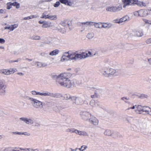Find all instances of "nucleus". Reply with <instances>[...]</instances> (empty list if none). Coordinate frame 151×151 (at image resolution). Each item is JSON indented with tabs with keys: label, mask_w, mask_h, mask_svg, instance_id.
<instances>
[{
	"label": "nucleus",
	"mask_w": 151,
	"mask_h": 151,
	"mask_svg": "<svg viewBox=\"0 0 151 151\" xmlns=\"http://www.w3.org/2000/svg\"><path fill=\"white\" fill-rule=\"evenodd\" d=\"M70 75L69 73H64L59 75H52V77L54 79L57 80L61 86L69 88L75 85L74 80L69 79Z\"/></svg>",
	"instance_id": "1"
},
{
	"label": "nucleus",
	"mask_w": 151,
	"mask_h": 151,
	"mask_svg": "<svg viewBox=\"0 0 151 151\" xmlns=\"http://www.w3.org/2000/svg\"><path fill=\"white\" fill-rule=\"evenodd\" d=\"M101 72L104 75H112L115 74L116 70L113 69L106 66L102 69Z\"/></svg>",
	"instance_id": "2"
},
{
	"label": "nucleus",
	"mask_w": 151,
	"mask_h": 151,
	"mask_svg": "<svg viewBox=\"0 0 151 151\" xmlns=\"http://www.w3.org/2000/svg\"><path fill=\"white\" fill-rule=\"evenodd\" d=\"M31 92L32 94L33 95H40L45 97L49 96L52 97H55L57 96L56 94H55L53 93L48 92L41 93L36 91H31Z\"/></svg>",
	"instance_id": "3"
},
{
	"label": "nucleus",
	"mask_w": 151,
	"mask_h": 151,
	"mask_svg": "<svg viewBox=\"0 0 151 151\" xmlns=\"http://www.w3.org/2000/svg\"><path fill=\"white\" fill-rule=\"evenodd\" d=\"M29 99L32 102V104L35 108L37 109L43 108L42 103L41 101L31 98H30Z\"/></svg>",
	"instance_id": "4"
},
{
	"label": "nucleus",
	"mask_w": 151,
	"mask_h": 151,
	"mask_svg": "<svg viewBox=\"0 0 151 151\" xmlns=\"http://www.w3.org/2000/svg\"><path fill=\"white\" fill-rule=\"evenodd\" d=\"M17 71L16 68H10L9 69H3L0 70V74L6 75H9L13 74Z\"/></svg>",
	"instance_id": "5"
},
{
	"label": "nucleus",
	"mask_w": 151,
	"mask_h": 151,
	"mask_svg": "<svg viewBox=\"0 0 151 151\" xmlns=\"http://www.w3.org/2000/svg\"><path fill=\"white\" fill-rule=\"evenodd\" d=\"M91 115L90 113L86 111H82L80 113L82 119L86 121H88Z\"/></svg>",
	"instance_id": "6"
},
{
	"label": "nucleus",
	"mask_w": 151,
	"mask_h": 151,
	"mask_svg": "<svg viewBox=\"0 0 151 151\" xmlns=\"http://www.w3.org/2000/svg\"><path fill=\"white\" fill-rule=\"evenodd\" d=\"M6 87V86L4 80L0 79V93L1 95L4 94Z\"/></svg>",
	"instance_id": "7"
},
{
	"label": "nucleus",
	"mask_w": 151,
	"mask_h": 151,
	"mask_svg": "<svg viewBox=\"0 0 151 151\" xmlns=\"http://www.w3.org/2000/svg\"><path fill=\"white\" fill-rule=\"evenodd\" d=\"M88 122L91 124L95 126H97L99 124L98 119L96 117L92 115Z\"/></svg>",
	"instance_id": "8"
},
{
	"label": "nucleus",
	"mask_w": 151,
	"mask_h": 151,
	"mask_svg": "<svg viewBox=\"0 0 151 151\" xmlns=\"http://www.w3.org/2000/svg\"><path fill=\"white\" fill-rule=\"evenodd\" d=\"M138 0H122L123 3V7L125 8L127 6H129L130 4H135Z\"/></svg>",
	"instance_id": "9"
},
{
	"label": "nucleus",
	"mask_w": 151,
	"mask_h": 151,
	"mask_svg": "<svg viewBox=\"0 0 151 151\" xmlns=\"http://www.w3.org/2000/svg\"><path fill=\"white\" fill-rule=\"evenodd\" d=\"M139 11L140 17H145L151 14V12L149 10L141 9H140Z\"/></svg>",
	"instance_id": "10"
},
{
	"label": "nucleus",
	"mask_w": 151,
	"mask_h": 151,
	"mask_svg": "<svg viewBox=\"0 0 151 151\" xmlns=\"http://www.w3.org/2000/svg\"><path fill=\"white\" fill-rule=\"evenodd\" d=\"M19 120L23 121L28 124H32L34 123L33 119H28L26 117H21L19 118Z\"/></svg>",
	"instance_id": "11"
},
{
	"label": "nucleus",
	"mask_w": 151,
	"mask_h": 151,
	"mask_svg": "<svg viewBox=\"0 0 151 151\" xmlns=\"http://www.w3.org/2000/svg\"><path fill=\"white\" fill-rule=\"evenodd\" d=\"M149 4V2L146 1H138L135 3V4L137 5L138 6L141 7H146Z\"/></svg>",
	"instance_id": "12"
},
{
	"label": "nucleus",
	"mask_w": 151,
	"mask_h": 151,
	"mask_svg": "<svg viewBox=\"0 0 151 151\" xmlns=\"http://www.w3.org/2000/svg\"><path fill=\"white\" fill-rule=\"evenodd\" d=\"M9 5L16 6V8L17 9L19 8L20 7L19 4L17 2H15L13 3L9 2L7 4V9H10L11 8V7H9Z\"/></svg>",
	"instance_id": "13"
},
{
	"label": "nucleus",
	"mask_w": 151,
	"mask_h": 151,
	"mask_svg": "<svg viewBox=\"0 0 151 151\" xmlns=\"http://www.w3.org/2000/svg\"><path fill=\"white\" fill-rule=\"evenodd\" d=\"M75 133L79 136H88V134L87 132L79 130L76 129Z\"/></svg>",
	"instance_id": "14"
},
{
	"label": "nucleus",
	"mask_w": 151,
	"mask_h": 151,
	"mask_svg": "<svg viewBox=\"0 0 151 151\" xmlns=\"http://www.w3.org/2000/svg\"><path fill=\"white\" fill-rule=\"evenodd\" d=\"M18 25L17 24H15L12 25L9 27H4L5 29H9L10 31H13L14 29L17 27Z\"/></svg>",
	"instance_id": "15"
},
{
	"label": "nucleus",
	"mask_w": 151,
	"mask_h": 151,
	"mask_svg": "<svg viewBox=\"0 0 151 151\" xmlns=\"http://www.w3.org/2000/svg\"><path fill=\"white\" fill-rule=\"evenodd\" d=\"M68 55L69 59L76 60V52H73L71 53L69 52L67 53Z\"/></svg>",
	"instance_id": "16"
},
{
	"label": "nucleus",
	"mask_w": 151,
	"mask_h": 151,
	"mask_svg": "<svg viewBox=\"0 0 151 151\" xmlns=\"http://www.w3.org/2000/svg\"><path fill=\"white\" fill-rule=\"evenodd\" d=\"M85 58L84 52L82 53L81 54H79L76 52V60L78 59H81Z\"/></svg>",
	"instance_id": "17"
},
{
	"label": "nucleus",
	"mask_w": 151,
	"mask_h": 151,
	"mask_svg": "<svg viewBox=\"0 0 151 151\" xmlns=\"http://www.w3.org/2000/svg\"><path fill=\"white\" fill-rule=\"evenodd\" d=\"M60 51L58 49H56L52 51H51L49 53V55L53 56H55L58 55L59 52Z\"/></svg>",
	"instance_id": "18"
},
{
	"label": "nucleus",
	"mask_w": 151,
	"mask_h": 151,
	"mask_svg": "<svg viewBox=\"0 0 151 151\" xmlns=\"http://www.w3.org/2000/svg\"><path fill=\"white\" fill-rule=\"evenodd\" d=\"M129 17L128 16L126 15V16H125L124 17H122V18H121V19H119V22H120L122 23L126 21L129 20Z\"/></svg>",
	"instance_id": "19"
},
{
	"label": "nucleus",
	"mask_w": 151,
	"mask_h": 151,
	"mask_svg": "<svg viewBox=\"0 0 151 151\" xmlns=\"http://www.w3.org/2000/svg\"><path fill=\"white\" fill-rule=\"evenodd\" d=\"M150 108L148 107H146L145 106H143V108L142 109V112H145L147 114L150 115V114H151L150 112Z\"/></svg>",
	"instance_id": "20"
},
{
	"label": "nucleus",
	"mask_w": 151,
	"mask_h": 151,
	"mask_svg": "<svg viewBox=\"0 0 151 151\" xmlns=\"http://www.w3.org/2000/svg\"><path fill=\"white\" fill-rule=\"evenodd\" d=\"M106 11L108 12H116L115 6L108 7L106 8Z\"/></svg>",
	"instance_id": "21"
},
{
	"label": "nucleus",
	"mask_w": 151,
	"mask_h": 151,
	"mask_svg": "<svg viewBox=\"0 0 151 151\" xmlns=\"http://www.w3.org/2000/svg\"><path fill=\"white\" fill-rule=\"evenodd\" d=\"M60 2L62 4H65L66 5L70 6L72 4V3L69 0H60Z\"/></svg>",
	"instance_id": "22"
},
{
	"label": "nucleus",
	"mask_w": 151,
	"mask_h": 151,
	"mask_svg": "<svg viewBox=\"0 0 151 151\" xmlns=\"http://www.w3.org/2000/svg\"><path fill=\"white\" fill-rule=\"evenodd\" d=\"M113 133L114 132L113 131L108 129L105 130L104 132L105 135L108 136H112Z\"/></svg>",
	"instance_id": "23"
},
{
	"label": "nucleus",
	"mask_w": 151,
	"mask_h": 151,
	"mask_svg": "<svg viewBox=\"0 0 151 151\" xmlns=\"http://www.w3.org/2000/svg\"><path fill=\"white\" fill-rule=\"evenodd\" d=\"M69 60L68 55L67 53H66L65 55H63L61 58V61L62 62H63L65 61H67Z\"/></svg>",
	"instance_id": "24"
},
{
	"label": "nucleus",
	"mask_w": 151,
	"mask_h": 151,
	"mask_svg": "<svg viewBox=\"0 0 151 151\" xmlns=\"http://www.w3.org/2000/svg\"><path fill=\"white\" fill-rule=\"evenodd\" d=\"M84 54L85 58L87 57H92L95 55V53H93V52H91L90 51H89L87 53L84 52Z\"/></svg>",
	"instance_id": "25"
},
{
	"label": "nucleus",
	"mask_w": 151,
	"mask_h": 151,
	"mask_svg": "<svg viewBox=\"0 0 151 151\" xmlns=\"http://www.w3.org/2000/svg\"><path fill=\"white\" fill-rule=\"evenodd\" d=\"M59 42L58 40L57 39H53L50 42H49L48 44H58Z\"/></svg>",
	"instance_id": "26"
},
{
	"label": "nucleus",
	"mask_w": 151,
	"mask_h": 151,
	"mask_svg": "<svg viewBox=\"0 0 151 151\" xmlns=\"http://www.w3.org/2000/svg\"><path fill=\"white\" fill-rule=\"evenodd\" d=\"M146 130L148 135L151 136V125L147 126Z\"/></svg>",
	"instance_id": "27"
},
{
	"label": "nucleus",
	"mask_w": 151,
	"mask_h": 151,
	"mask_svg": "<svg viewBox=\"0 0 151 151\" xmlns=\"http://www.w3.org/2000/svg\"><path fill=\"white\" fill-rule=\"evenodd\" d=\"M76 129L74 128H68L66 130V132H71V133H76Z\"/></svg>",
	"instance_id": "28"
},
{
	"label": "nucleus",
	"mask_w": 151,
	"mask_h": 151,
	"mask_svg": "<svg viewBox=\"0 0 151 151\" xmlns=\"http://www.w3.org/2000/svg\"><path fill=\"white\" fill-rule=\"evenodd\" d=\"M57 30L60 31L61 33H64L65 32V29L64 27H61V26H60L57 28Z\"/></svg>",
	"instance_id": "29"
},
{
	"label": "nucleus",
	"mask_w": 151,
	"mask_h": 151,
	"mask_svg": "<svg viewBox=\"0 0 151 151\" xmlns=\"http://www.w3.org/2000/svg\"><path fill=\"white\" fill-rule=\"evenodd\" d=\"M31 39L33 40H39L40 39L41 37L38 35H34L31 37Z\"/></svg>",
	"instance_id": "30"
},
{
	"label": "nucleus",
	"mask_w": 151,
	"mask_h": 151,
	"mask_svg": "<svg viewBox=\"0 0 151 151\" xmlns=\"http://www.w3.org/2000/svg\"><path fill=\"white\" fill-rule=\"evenodd\" d=\"M137 96L139 98L141 99L147 98L148 97L147 95L144 94H139Z\"/></svg>",
	"instance_id": "31"
},
{
	"label": "nucleus",
	"mask_w": 151,
	"mask_h": 151,
	"mask_svg": "<svg viewBox=\"0 0 151 151\" xmlns=\"http://www.w3.org/2000/svg\"><path fill=\"white\" fill-rule=\"evenodd\" d=\"M87 148V147L86 145H83L81 146L80 148H78V149L80 151H84L86 150Z\"/></svg>",
	"instance_id": "32"
},
{
	"label": "nucleus",
	"mask_w": 151,
	"mask_h": 151,
	"mask_svg": "<svg viewBox=\"0 0 151 151\" xmlns=\"http://www.w3.org/2000/svg\"><path fill=\"white\" fill-rule=\"evenodd\" d=\"M94 26L97 28H101V23H94Z\"/></svg>",
	"instance_id": "33"
},
{
	"label": "nucleus",
	"mask_w": 151,
	"mask_h": 151,
	"mask_svg": "<svg viewBox=\"0 0 151 151\" xmlns=\"http://www.w3.org/2000/svg\"><path fill=\"white\" fill-rule=\"evenodd\" d=\"M47 17L48 19L51 20H56L57 19V16L56 15H49Z\"/></svg>",
	"instance_id": "34"
},
{
	"label": "nucleus",
	"mask_w": 151,
	"mask_h": 151,
	"mask_svg": "<svg viewBox=\"0 0 151 151\" xmlns=\"http://www.w3.org/2000/svg\"><path fill=\"white\" fill-rule=\"evenodd\" d=\"M115 6V8L116 12L121 10L122 9V5L119 4L118 5L116 6Z\"/></svg>",
	"instance_id": "35"
},
{
	"label": "nucleus",
	"mask_w": 151,
	"mask_h": 151,
	"mask_svg": "<svg viewBox=\"0 0 151 151\" xmlns=\"http://www.w3.org/2000/svg\"><path fill=\"white\" fill-rule=\"evenodd\" d=\"M93 23V22H82V25H89L91 26L92 25V24Z\"/></svg>",
	"instance_id": "36"
},
{
	"label": "nucleus",
	"mask_w": 151,
	"mask_h": 151,
	"mask_svg": "<svg viewBox=\"0 0 151 151\" xmlns=\"http://www.w3.org/2000/svg\"><path fill=\"white\" fill-rule=\"evenodd\" d=\"M129 99V98H127L125 97H123L121 98V100L124 101L125 102L130 104V103L128 101Z\"/></svg>",
	"instance_id": "37"
},
{
	"label": "nucleus",
	"mask_w": 151,
	"mask_h": 151,
	"mask_svg": "<svg viewBox=\"0 0 151 151\" xmlns=\"http://www.w3.org/2000/svg\"><path fill=\"white\" fill-rule=\"evenodd\" d=\"M86 36L88 39H91L93 37L94 34L93 33H90L88 34Z\"/></svg>",
	"instance_id": "38"
},
{
	"label": "nucleus",
	"mask_w": 151,
	"mask_h": 151,
	"mask_svg": "<svg viewBox=\"0 0 151 151\" xmlns=\"http://www.w3.org/2000/svg\"><path fill=\"white\" fill-rule=\"evenodd\" d=\"M127 121L129 123H131L133 120V118L132 117H128L126 119Z\"/></svg>",
	"instance_id": "39"
},
{
	"label": "nucleus",
	"mask_w": 151,
	"mask_h": 151,
	"mask_svg": "<svg viewBox=\"0 0 151 151\" xmlns=\"http://www.w3.org/2000/svg\"><path fill=\"white\" fill-rule=\"evenodd\" d=\"M46 12H44L42 14V16L41 17V18H45V19H48V17L49 15H46Z\"/></svg>",
	"instance_id": "40"
},
{
	"label": "nucleus",
	"mask_w": 151,
	"mask_h": 151,
	"mask_svg": "<svg viewBox=\"0 0 151 151\" xmlns=\"http://www.w3.org/2000/svg\"><path fill=\"white\" fill-rule=\"evenodd\" d=\"M134 16L136 17H140V11L139 10L138 11H135L134 12Z\"/></svg>",
	"instance_id": "41"
},
{
	"label": "nucleus",
	"mask_w": 151,
	"mask_h": 151,
	"mask_svg": "<svg viewBox=\"0 0 151 151\" xmlns=\"http://www.w3.org/2000/svg\"><path fill=\"white\" fill-rule=\"evenodd\" d=\"M109 24L105 23H101V28H108Z\"/></svg>",
	"instance_id": "42"
},
{
	"label": "nucleus",
	"mask_w": 151,
	"mask_h": 151,
	"mask_svg": "<svg viewBox=\"0 0 151 151\" xmlns=\"http://www.w3.org/2000/svg\"><path fill=\"white\" fill-rule=\"evenodd\" d=\"M71 96L69 94H65L64 95V98L66 100H68L70 99Z\"/></svg>",
	"instance_id": "43"
},
{
	"label": "nucleus",
	"mask_w": 151,
	"mask_h": 151,
	"mask_svg": "<svg viewBox=\"0 0 151 151\" xmlns=\"http://www.w3.org/2000/svg\"><path fill=\"white\" fill-rule=\"evenodd\" d=\"M90 105L93 107L95 106V102L94 100H91L90 103Z\"/></svg>",
	"instance_id": "44"
},
{
	"label": "nucleus",
	"mask_w": 151,
	"mask_h": 151,
	"mask_svg": "<svg viewBox=\"0 0 151 151\" xmlns=\"http://www.w3.org/2000/svg\"><path fill=\"white\" fill-rule=\"evenodd\" d=\"M50 24L47 23H44L42 26V28H47L50 27Z\"/></svg>",
	"instance_id": "45"
},
{
	"label": "nucleus",
	"mask_w": 151,
	"mask_h": 151,
	"mask_svg": "<svg viewBox=\"0 0 151 151\" xmlns=\"http://www.w3.org/2000/svg\"><path fill=\"white\" fill-rule=\"evenodd\" d=\"M3 151H16V150L12 148H6L4 149Z\"/></svg>",
	"instance_id": "46"
},
{
	"label": "nucleus",
	"mask_w": 151,
	"mask_h": 151,
	"mask_svg": "<svg viewBox=\"0 0 151 151\" xmlns=\"http://www.w3.org/2000/svg\"><path fill=\"white\" fill-rule=\"evenodd\" d=\"M24 135L27 136H30V134L29 133L27 132H21V135Z\"/></svg>",
	"instance_id": "47"
},
{
	"label": "nucleus",
	"mask_w": 151,
	"mask_h": 151,
	"mask_svg": "<svg viewBox=\"0 0 151 151\" xmlns=\"http://www.w3.org/2000/svg\"><path fill=\"white\" fill-rule=\"evenodd\" d=\"M19 150H16V151H29V148H19Z\"/></svg>",
	"instance_id": "48"
},
{
	"label": "nucleus",
	"mask_w": 151,
	"mask_h": 151,
	"mask_svg": "<svg viewBox=\"0 0 151 151\" xmlns=\"http://www.w3.org/2000/svg\"><path fill=\"white\" fill-rule=\"evenodd\" d=\"M143 20L145 24H151V21L145 19H143Z\"/></svg>",
	"instance_id": "49"
},
{
	"label": "nucleus",
	"mask_w": 151,
	"mask_h": 151,
	"mask_svg": "<svg viewBox=\"0 0 151 151\" xmlns=\"http://www.w3.org/2000/svg\"><path fill=\"white\" fill-rule=\"evenodd\" d=\"M77 99V98L75 96H71L70 97V99L72 101H76ZM79 98H78V99H79Z\"/></svg>",
	"instance_id": "50"
},
{
	"label": "nucleus",
	"mask_w": 151,
	"mask_h": 151,
	"mask_svg": "<svg viewBox=\"0 0 151 151\" xmlns=\"http://www.w3.org/2000/svg\"><path fill=\"white\" fill-rule=\"evenodd\" d=\"M137 108L139 111L140 112L142 111V109L143 108V106H142L141 105H138L137 106Z\"/></svg>",
	"instance_id": "51"
},
{
	"label": "nucleus",
	"mask_w": 151,
	"mask_h": 151,
	"mask_svg": "<svg viewBox=\"0 0 151 151\" xmlns=\"http://www.w3.org/2000/svg\"><path fill=\"white\" fill-rule=\"evenodd\" d=\"M136 35L138 37H141L143 35V34L142 32H137Z\"/></svg>",
	"instance_id": "52"
},
{
	"label": "nucleus",
	"mask_w": 151,
	"mask_h": 151,
	"mask_svg": "<svg viewBox=\"0 0 151 151\" xmlns=\"http://www.w3.org/2000/svg\"><path fill=\"white\" fill-rule=\"evenodd\" d=\"M13 53L15 55H18L20 52L18 49H15L13 52Z\"/></svg>",
	"instance_id": "53"
},
{
	"label": "nucleus",
	"mask_w": 151,
	"mask_h": 151,
	"mask_svg": "<svg viewBox=\"0 0 151 151\" xmlns=\"http://www.w3.org/2000/svg\"><path fill=\"white\" fill-rule=\"evenodd\" d=\"M60 4V3L59 1H57L54 5V6L55 7H58Z\"/></svg>",
	"instance_id": "54"
},
{
	"label": "nucleus",
	"mask_w": 151,
	"mask_h": 151,
	"mask_svg": "<svg viewBox=\"0 0 151 151\" xmlns=\"http://www.w3.org/2000/svg\"><path fill=\"white\" fill-rule=\"evenodd\" d=\"M37 65L38 67H42V63L37 62Z\"/></svg>",
	"instance_id": "55"
},
{
	"label": "nucleus",
	"mask_w": 151,
	"mask_h": 151,
	"mask_svg": "<svg viewBox=\"0 0 151 151\" xmlns=\"http://www.w3.org/2000/svg\"><path fill=\"white\" fill-rule=\"evenodd\" d=\"M145 42L146 43L148 44H151V38L147 39L146 41Z\"/></svg>",
	"instance_id": "56"
},
{
	"label": "nucleus",
	"mask_w": 151,
	"mask_h": 151,
	"mask_svg": "<svg viewBox=\"0 0 151 151\" xmlns=\"http://www.w3.org/2000/svg\"><path fill=\"white\" fill-rule=\"evenodd\" d=\"M5 40L3 38H0V44H3L5 42Z\"/></svg>",
	"instance_id": "57"
},
{
	"label": "nucleus",
	"mask_w": 151,
	"mask_h": 151,
	"mask_svg": "<svg viewBox=\"0 0 151 151\" xmlns=\"http://www.w3.org/2000/svg\"><path fill=\"white\" fill-rule=\"evenodd\" d=\"M98 97V95L96 93H95L93 95H91V97L92 98H97Z\"/></svg>",
	"instance_id": "58"
},
{
	"label": "nucleus",
	"mask_w": 151,
	"mask_h": 151,
	"mask_svg": "<svg viewBox=\"0 0 151 151\" xmlns=\"http://www.w3.org/2000/svg\"><path fill=\"white\" fill-rule=\"evenodd\" d=\"M66 25V24L64 22H62L60 24V26H63V27H65Z\"/></svg>",
	"instance_id": "59"
},
{
	"label": "nucleus",
	"mask_w": 151,
	"mask_h": 151,
	"mask_svg": "<svg viewBox=\"0 0 151 151\" xmlns=\"http://www.w3.org/2000/svg\"><path fill=\"white\" fill-rule=\"evenodd\" d=\"M17 74L21 76H22L24 75V73L22 72H18Z\"/></svg>",
	"instance_id": "60"
},
{
	"label": "nucleus",
	"mask_w": 151,
	"mask_h": 151,
	"mask_svg": "<svg viewBox=\"0 0 151 151\" xmlns=\"http://www.w3.org/2000/svg\"><path fill=\"white\" fill-rule=\"evenodd\" d=\"M119 19H115L114 20V23H118L119 24H121V22H119Z\"/></svg>",
	"instance_id": "61"
},
{
	"label": "nucleus",
	"mask_w": 151,
	"mask_h": 151,
	"mask_svg": "<svg viewBox=\"0 0 151 151\" xmlns=\"http://www.w3.org/2000/svg\"><path fill=\"white\" fill-rule=\"evenodd\" d=\"M38 149H33L29 148V151H39Z\"/></svg>",
	"instance_id": "62"
},
{
	"label": "nucleus",
	"mask_w": 151,
	"mask_h": 151,
	"mask_svg": "<svg viewBox=\"0 0 151 151\" xmlns=\"http://www.w3.org/2000/svg\"><path fill=\"white\" fill-rule=\"evenodd\" d=\"M135 106H132V107H129V108H127V109H126V110H129L130 109H134L135 108Z\"/></svg>",
	"instance_id": "63"
},
{
	"label": "nucleus",
	"mask_w": 151,
	"mask_h": 151,
	"mask_svg": "<svg viewBox=\"0 0 151 151\" xmlns=\"http://www.w3.org/2000/svg\"><path fill=\"white\" fill-rule=\"evenodd\" d=\"M12 133H13V134H14L21 135V132H13Z\"/></svg>",
	"instance_id": "64"
}]
</instances>
